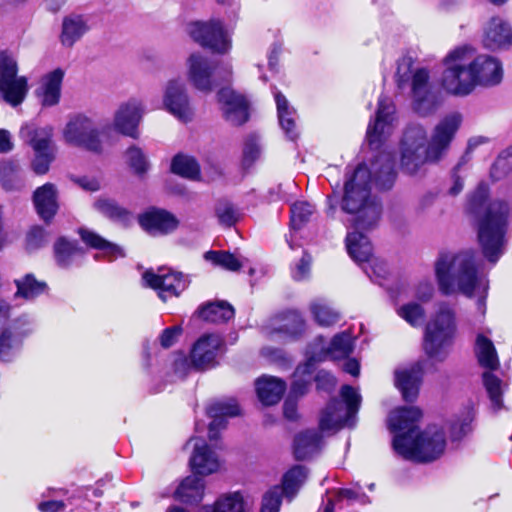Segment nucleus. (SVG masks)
Listing matches in <instances>:
<instances>
[{
    "mask_svg": "<svg viewBox=\"0 0 512 512\" xmlns=\"http://www.w3.org/2000/svg\"><path fill=\"white\" fill-rule=\"evenodd\" d=\"M441 86L450 95L465 97L477 87L499 85L504 76L501 60L482 53L470 44H461L449 50L442 59Z\"/></svg>",
    "mask_w": 512,
    "mask_h": 512,
    "instance_id": "1",
    "label": "nucleus"
},
{
    "mask_svg": "<svg viewBox=\"0 0 512 512\" xmlns=\"http://www.w3.org/2000/svg\"><path fill=\"white\" fill-rule=\"evenodd\" d=\"M395 163L389 152H381L368 168L360 164L347 179L344 187L343 209L356 214L353 226L356 229H370L376 226L381 216V205L370 196L371 179L382 189L391 187L395 179Z\"/></svg>",
    "mask_w": 512,
    "mask_h": 512,
    "instance_id": "2",
    "label": "nucleus"
},
{
    "mask_svg": "<svg viewBox=\"0 0 512 512\" xmlns=\"http://www.w3.org/2000/svg\"><path fill=\"white\" fill-rule=\"evenodd\" d=\"M463 121L462 114L451 112L433 127L430 138L418 123L408 125L399 144L400 168L407 174L417 173L426 163L444 158Z\"/></svg>",
    "mask_w": 512,
    "mask_h": 512,
    "instance_id": "3",
    "label": "nucleus"
},
{
    "mask_svg": "<svg viewBox=\"0 0 512 512\" xmlns=\"http://www.w3.org/2000/svg\"><path fill=\"white\" fill-rule=\"evenodd\" d=\"M422 417L417 407L395 409L390 413L388 427L394 433V451L406 460L432 462L440 458L446 449L443 429L437 425L417 431L415 424Z\"/></svg>",
    "mask_w": 512,
    "mask_h": 512,
    "instance_id": "4",
    "label": "nucleus"
},
{
    "mask_svg": "<svg viewBox=\"0 0 512 512\" xmlns=\"http://www.w3.org/2000/svg\"><path fill=\"white\" fill-rule=\"evenodd\" d=\"M435 275L439 290L443 294L459 292L467 297H478L479 309L484 313L482 308L488 290V280L478 271L474 252L440 254L435 262Z\"/></svg>",
    "mask_w": 512,
    "mask_h": 512,
    "instance_id": "5",
    "label": "nucleus"
},
{
    "mask_svg": "<svg viewBox=\"0 0 512 512\" xmlns=\"http://www.w3.org/2000/svg\"><path fill=\"white\" fill-rule=\"evenodd\" d=\"M488 187L479 184L468 201V210L477 217L478 239L484 256L492 263L503 254L509 206L504 201L487 203Z\"/></svg>",
    "mask_w": 512,
    "mask_h": 512,
    "instance_id": "6",
    "label": "nucleus"
},
{
    "mask_svg": "<svg viewBox=\"0 0 512 512\" xmlns=\"http://www.w3.org/2000/svg\"><path fill=\"white\" fill-rule=\"evenodd\" d=\"M457 334L456 313L453 307L441 303L428 321L423 348L426 355L435 361H444Z\"/></svg>",
    "mask_w": 512,
    "mask_h": 512,
    "instance_id": "7",
    "label": "nucleus"
},
{
    "mask_svg": "<svg viewBox=\"0 0 512 512\" xmlns=\"http://www.w3.org/2000/svg\"><path fill=\"white\" fill-rule=\"evenodd\" d=\"M396 80L399 87L411 82L413 109L422 116L436 109V97L432 91L430 73L426 68L413 69L411 57H402L397 64Z\"/></svg>",
    "mask_w": 512,
    "mask_h": 512,
    "instance_id": "8",
    "label": "nucleus"
},
{
    "mask_svg": "<svg viewBox=\"0 0 512 512\" xmlns=\"http://www.w3.org/2000/svg\"><path fill=\"white\" fill-rule=\"evenodd\" d=\"M187 79L197 90L209 93L221 82L228 81L232 75V66L228 62L212 63L200 52H193L186 60Z\"/></svg>",
    "mask_w": 512,
    "mask_h": 512,
    "instance_id": "9",
    "label": "nucleus"
},
{
    "mask_svg": "<svg viewBox=\"0 0 512 512\" xmlns=\"http://www.w3.org/2000/svg\"><path fill=\"white\" fill-rule=\"evenodd\" d=\"M341 397L345 404L336 399L332 400L322 412L319 421L322 432H335L342 427H352L355 424L361 395L355 388L344 385L341 388Z\"/></svg>",
    "mask_w": 512,
    "mask_h": 512,
    "instance_id": "10",
    "label": "nucleus"
},
{
    "mask_svg": "<svg viewBox=\"0 0 512 512\" xmlns=\"http://www.w3.org/2000/svg\"><path fill=\"white\" fill-rule=\"evenodd\" d=\"M95 121L83 114H77L69 118L63 128V138L66 143L84 148L93 153L103 151L101 133Z\"/></svg>",
    "mask_w": 512,
    "mask_h": 512,
    "instance_id": "11",
    "label": "nucleus"
},
{
    "mask_svg": "<svg viewBox=\"0 0 512 512\" xmlns=\"http://www.w3.org/2000/svg\"><path fill=\"white\" fill-rule=\"evenodd\" d=\"M186 31L195 42L214 53L226 54L231 49L230 34L220 20L193 21L187 24Z\"/></svg>",
    "mask_w": 512,
    "mask_h": 512,
    "instance_id": "12",
    "label": "nucleus"
},
{
    "mask_svg": "<svg viewBox=\"0 0 512 512\" xmlns=\"http://www.w3.org/2000/svg\"><path fill=\"white\" fill-rule=\"evenodd\" d=\"M145 112L143 100L131 97L121 102L115 109L111 129L120 135L138 139L140 136V124Z\"/></svg>",
    "mask_w": 512,
    "mask_h": 512,
    "instance_id": "13",
    "label": "nucleus"
},
{
    "mask_svg": "<svg viewBox=\"0 0 512 512\" xmlns=\"http://www.w3.org/2000/svg\"><path fill=\"white\" fill-rule=\"evenodd\" d=\"M145 286L158 291L159 297L166 301L179 296L189 285V280L180 272L161 268L157 272L147 270L142 276Z\"/></svg>",
    "mask_w": 512,
    "mask_h": 512,
    "instance_id": "14",
    "label": "nucleus"
},
{
    "mask_svg": "<svg viewBox=\"0 0 512 512\" xmlns=\"http://www.w3.org/2000/svg\"><path fill=\"white\" fill-rule=\"evenodd\" d=\"M31 318L24 314L14 319L0 333V361L11 362L22 349L23 340L31 333Z\"/></svg>",
    "mask_w": 512,
    "mask_h": 512,
    "instance_id": "15",
    "label": "nucleus"
},
{
    "mask_svg": "<svg viewBox=\"0 0 512 512\" xmlns=\"http://www.w3.org/2000/svg\"><path fill=\"white\" fill-rule=\"evenodd\" d=\"M307 478L304 466L296 465L283 476L282 488L275 486L268 490L262 499L260 512H279L281 495L293 497Z\"/></svg>",
    "mask_w": 512,
    "mask_h": 512,
    "instance_id": "16",
    "label": "nucleus"
},
{
    "mask_svg": "<svg viewBox=\"0 0 512 512\" xmlns=\"http://www.w3.org/2000/svg\"><path fill=\"white\" fill-rule=\"evenodd\" d=\"M162 105L168 113L183 123L193 119L194 109L185 83L180 79H171L166 83Z\"/></svg>",
    "mask_w": 512,
    "mask_h": 512,
    "instance_id": "17",
    "label": "nucleus"
},
{
    "mask_svg": "<svg viewBox=\"0 0 512 512\" xmlns=\"http://www.w3.org/2000/svg\"><path fill=\"white\" fill-rule=\"evenodd\" d=\"M320 349H313L307 361L296 368V375L312 374L315 363L321 361L326 356L330 355L332 358H342L348 356L353 351V337L343 332L336 335L330 343L328 348L324 347V339L319 338Z\"/></svg>",
    "mask_w": 512,
    "mask_h": 512,
    "instance_id": "18",
    "label": "nucleus"
},
{
    "mask_svg": "<svg viewBox=\"0 0 512 512\" xmlns=\"http://www.w3.org/2000/svg\"><path fill=\"white\" fill-rule=\"evenodd\" d=\"M397 126L395 107L387 97H381L375 119L369 123L367 140L371 146L377 148L382 141L388 138Z\"/></svg>",
    "mask_w": 512,
    "mask_h": 512,
    "instance_id": "19",
    "label": "nucleus"
},
{
    "mask_svg": "<svg viewBox=\"0 0 512 512\" xmlns=\"http://www.w3.org/2000/svg\"><path fill=\"white\" fill-rule=\"evenodd\" d=\"M223 341L217 334H206L200 337L192 347L190 363L196 370H206L216 365Z\"/></svg>",
    "mask_w": 512,
    "mask_h": 512,
    "instance_id": "20",
    "label": "nucleus"
},
{
    "mask_svg": "<svg viewBox=\"0 0 512 512\" xmlns=\"http://www.w3.org/2000/svg\"><path fill=\"white\" fill-rule=\"evenodd\" d=\"M190 442H193V451L189 459L192 471L201 476L217 473L222 462L216 451L203 439L191 438Z\"/></svg>",
    "mask_w": 512,
    "mask_h": 512,
    "instance_id": "21",
    "label": "nucleus"
},
{
    "mask_svg": "<svg viewBox=\"0 0 512 512\" xmlns=\"http://www.w3.org/2000/svg\"><path fill=\"white\" fill-rule=\"evenodd\" d=\"M482 44L489 50H506L512 46V25L501 17H491L483 26Z\"/></svg>",
    "mask_w": 512,
    "mask_h": 512,
    "instance_id": "22",
    "label": "nucleus"
},
{
    "mask_svg": "<svg viewBox=\"0 0 512 512\" xmlns=\"http://www.w3.org/2000/svg\"><path fill=\"white\" fill-rule=\"evenodd\" d=\"M217 97L223 117L231 125L240 126L248 120V103L241 94L230 88H223Z\"/></svg>",
    "mask_w": 512,
    "mask_h": 512,
    "instance_id": "23",
    "label": "nucleus"
},
{
    "mask_svg": "<svg viewBox=\"0 0 512 512\" xmlns=\"http://www.w3.org/2000/svg\"><path fill=\"white\" fill-rule=\"evenodd\" d=\"M65 71L56 68L44 74L35 89V96L43 107H53L60 102Z\"/></svg>",
    "mask_w": 512,
    "mask_h": 512,
    "instance_id": "24",
    "label": "nucleus"
},
{
    "mask_svg": "<svg viewBox=\"0 0 512 512\" xmlns=\"http://www.w3.org/2000/svg\"><path fill=\"white\" fill-rule=\"evenodd\" d=\"M139 224L149 234L158 236L174 232L179 221L166 210L152 208L139 216Z\"/></svg>",
    "mask_w": 512,
    "mask_h": 512,
    "instance_id": "25",
    "label": "nucleus"
},
{
    "mask_svg": "<svg viewBox=\"0 0 512 512\" xmlns=\"http://www.w3.org/2000/svg\"><path fill=\"white\" fill-rule=\"evenodd\" d=\"M422 374L423 366L419 362L409 368H401L395 371V384L405 401L412 402L416 399Z\"/></svg>",
    "mask_w": 512,
    "mask_h": 512,
    "instance_id": "26",
    "label": "nucleus"
},
{
    "mask_svg": "<svg viewBox=\"0 0 512 512\" xmlns=\"http://www.w3.org/2000/svg\"><path fill=\"white\" fill-rule=\"evenodd\" d=\"M90 30L89 18L81 14L65 16L61 24L59 41L62 46L71 48Z\"/></svg>",
    "mask_w": 512,
    "mask_h": 512,
    "instance_id": "27",
    "label": "nucleus"
},
{
    "mask_svg": "<svg viewBox=\"0 0 512 512\" xmlns=\"http://www.w3.org/2000/svg\"><path fill=\"white\" fill-rule=\"evenodd\" d=\"M277 116L281 129L290 140L298 137V114L288 99L279 91H274Z\"/></svg>",
    "mask_w": 512,
    "mask_h": 512,
    "instance_id": "28",
    "label": "nucleus"
},
{
    "mask_svg": "<svg viewBox=\"0 0 512 512\" xmlns=\"http://www.w3.org/2000/svg\"><path fill=\"white\" fill-rule=\"evenodd\" d=\"M29 91L28 78L15 75L0 79V98L12 107L23 103Z\"/></svg>",
    "mask_w": 512,
    "mask_h": 512,
    "instance_id": "29",
    "label": "nucleus"
},
{
    "mask_svg": "<svg viewBox=\"0 0 512 512\" xmlns=\"http://www.w3.org/2000/svg\"><path fill=\"white\" fill-rule=\"evenodd\" d=\"M208 415L212 418L209 424V439H217V432L225 427V417H234L240 413L237 402L233 399L217 401L211 404L207 409Z\"/></svg>",
    "mask_w": 512,
    "mask_h": 512,
    "instance_id": "30",
    "label": "nucleus"
},
{
    "mask_svg": "<svg viewBox=\"0 0 512 512\" xmlns=\"http://www.w3.org/2000/svg\"><path fill=\"white\" fill-rule=\"evenodd\" d=\"M20 137L28 142L35 152L55 153V146L52 142L53 129L49 126L36 128L32 124H25L20 129Z\"/></svg>",
    "mask_w": 512,
    "mask_h": 512,
    "instance_id": "31",
    "label": "nucleus"
},
{
    "mask_svg": "<svg viewBox=\"0 0 512 512\" xmlns=\"http://www.w3.org/2000/svg\"><path fill=\"white\" fill-rule=\"evenodd\" d=\"M314 206L307 202H296L291 207L290 232L286 236V241L290 249L294 250L301 247L298 231L310 219L314 213Z\"/></svg>",
    "mask_w": 512,
    "mask_h": 512,
    "instance_id": "32",
    "label": "nucleus"
},
{
    "mask_svg": "<svg viewBox=\"0 0 512 512\" xmlns=\"http://www.w3.org/2000/svg\"><path fill=\"white\" fill-rule=\"evenodd\" d=\"M34 205L40 217L49 221L57 212V189L54 184L46 183L38 187L33 195Z\"/></svg>",
    "mask_w": 512,
    "mask_h": 512,
    "instance_id": "33",
    "label": "nucleus"
},
{
    "mask_svg": "<svg viewBox=\"0 0 512 512\" xmlns=\"http://www.w3.org/2000/svg\"><path fill=\"white\" fill-rule=\"evenodd\" d=\"M250 497L241 491L220 495L211 507V512H251Z\"/></svg>",
    "mask_w": 512,
    "mask_h": 512,
    "instance_id": "34",
    "label": "nucleus"
},
{
    "mask_svg": "<svg viewBox=\"0 0 512 512\" xmlns=\"http://www.w3.org/2000/svg\"><path fill=\"white\" fill-rule=\"evenodd\" d=\"M285 388L286 386L283 381L271 376H263L256 382L258 398L264 405H274L278 403Z\"/></svg>",
    "mask_w": 512,
    "mask_h": 512,
    "instance_id": "35",
    "label": "nucleus"
},
{
    "mask_svg": "<svg viewBox=\"0 0 512 512\" xmlns=\"http://www.w3.org/2000/svg\"><path fill=\"white\" fill-rule=\"evenodd\" d=\"M354 227V231H350L346 237V248L350 257L362 263L368 261L372 256V245L369 239Z\"/></svg>",
    "mask_w": 512,
    "mask_h": 512,
    "instance_id": "36",
    "label": "nucleus"
},
{
    "mask_svg": "<svg viewBox=\"0 0 512 512\" xmlns=\"http://www.w3.org/2000/svg\"><path fill=\"white\" fill-rule=\"evenodd\" d=\"M205 492V481L197 474L186 477L175 491V497L185 503H199Z\"/></svg>",
    "mask_w": 512,
    "mask_h": 512,
    "instance_id": "37",
    "label": "nucleus"
},
{
    "mask_svg": "<svg viewBox=\"0 0 512 512\" xmlns=\"http://www.w3.org/2000/svg\"><path fill=\"white\" fill-rule=\"evenodd\" d=\"M322 445L321 435L314 430L298 434L294 440V455L298 460H304L316 454Z\"/></svg>",
    "mask_w": 512,
    "mask_h": 512,
    "instance_id": "38",
    "label": "nucleus"
},
{
    "mask_svg": "<svg viewBox=\"0 0 512 512\" xmlns=\"http://www.w3.org/2000/svg\"><path fill=\"white\" fill-rule=\"evenodd\" d=\"M79 234L86 245L102 251V253L109 257L110 260L124 256L123 250L119 246L105 240L100 235L89 229L81 228L79 230Z\"/></svg>",
    "mask_w": 512,
    "mask_h": 512,
    "instance_id": "39",
    "label": "nucleus"
},
{
    "mask_svg": "<svg viewBox=\"0 0 512 512\" xmlns=\"http://www.w3.org/2000/svg\"><path fill=\"white\" fill-rule=\"evenodd\" d=\"M475 352L481 366L495 370L499 359L493 342L483 334H478L475 341Z\"/></svg>",
    "mask_w": 512,
    "mask_h": 512,
    "instance_id": "40",
    "label": "nucleus"
},
{
    "mask_svg": "<svg viewBox=\"0 0 512 512\" xmlns=\"http://www.w3.org/2000/svg\"><path fill=\"white\" fill-rule=\"evenodd\" d=\"M204 258L214 265L232 272L239 271L248 263L246 257L227 251H208L205 253Z\"/></svg>",
    "mask_w": 512,
    "mask_h": 512,
    "instance_id": "41",
    "label": "nucleus"
},
{
    "mask_svg": "<svg viewBox=\"0 0 512 512\" xmlns=\"http://www.w3.org/2000/svg\"><path fill=\"white\" fill-rule=\"evenodd\" d=\"M294 376L297 379L293 382L290 394L285 400L283 407L284 416L288 420H295L297 418V406L294 397L302 396L306 393L308 384L311 379V374L296 375L295 373Z\"/></svg>",
    "mask_w": 512,
    "mask_h": 512,
    "instance_id": "42",
    "label": "nucleus"
},
{
    "mask_svg": "<svg viewBox=\"0 0 512 512\" xmlns=\"http://www.w3.org/2000/svg\"><path fill=\"white\" fill-rule=\"evenodd\" d=\"M14 284L17 288L14 297L33 300L47 290V284L38 281L32 274H27L21 279H16Z\"/></svg>",
    "mask_w": 512,
    "mask_h": 512,
    "instance_id": "43",
    "label": "nucleus"
},
{
    "mask_svg": "<svg viewBox=\"0 0 512 512\" xmlns=\"http://www.w3.org/2000/svg\"><path fill=\"white\" fill-rule=\"evenodd\" d=\"M0 181L6 191L20 190L24 186L20 166L13 161L0 163Z\"/></svg>",
    "mask_w": 512,
    "mask_h": 512,
    "instance_id": "44",
    "label": "nucleus"
},
{
    "mask_svg": "<svg viewBox=\"0 0 512 512\" xmlns=\"http://www.w3.org/2000/svg\"><path fill=\"white\" fill-rule=\"evenodd\" d=\"M171 171L189 180L200 179V166L195 158L189 155H175L171 162Z\"/></svg>",
    "mask_w": 512,
    "mask_h": 512,
    "instance_id": "45",
    "label": "nucleus"
},
{
    "mask_svg": "<svg viewBox=\"0 0 512 512\" xmlns=\"http://www.w3.org/2000/svg\"><path fill=\"white\" fill-rule=\"evenodd\" d=\"M199 316L212 323H221L234 316V309L226 302L210 303L199 310Z\"/></svg>",
    "mask_w": 512,
    "mask_h": 512,
    "instance_id": "46",
    "label": "nucleus"
},
{
    "mask_svg": "<svg viewBox=\"0 0 512 512\" xmlns=\"http://www.w3.org/2000/svg\"><path fill=\"white\" fill-rule=\"evenodd\" d=\"M124 160L133 173L138 176L145 175L150 168L146 153L137 145H131L126 149L124 152Z\"/></svg>",
    "mask_w": 512,
    "mask_h": 512,
    "instance_id": "47",
    "label": "nucleus"
},
{
    "mask_svg": "<svg viewBox=\"0 0 512 512\" xmlns=\"http://www.w3.org/2000/svg\"><path fill=\"white\" fill-rule=\"evenodd\" d=\"M483 383L491 402V406L494 411H499L503 408V393L504 384L503 382L490 372L483 374Z\"/></svg>",
    "mask_w": 512,
    "mask_h": 512,
    "instance_id": "48",
    "label": "nucleus"
},
{
    "mask_svg": "<svg viewBox=\"0 0 512 512\" xmlns=\"http://www.w3.org/2000/svg\"><path fill=\"white\" fill-rule=\"evenodd\" d=\"M310 309L317 323L322 326L333 325L340 318L339 313L321 299L313 301Z\"/></svg>",
    "mask_w": 512,
    "mask_h": 512,
    "instance_id": "49",
    "label": "nucleus"
},
{
    "mask_svg": "<svg viewBox=\"0 0 512 512\" xmlns=\"http://www.w3.org/2000/svg\"><path fill=\"white\" fill-rule=\"evenodd\" d=\"M397 314L413 327L420 326L425 318V310L421 304L409 302L397 309Z\"/></svg>",
    "mask_w": 512,
    "mask_h": 512,
    "instance_id": "50",
    "label": "nucleus"
},
{
    "mask_svg": "<svg viewBox=\"0 0 512 512\" xmlns=\"http://www.w3.org/2000/svg\"><path fill=\"white\" fill-rule=\"evenodd\" d=\"M367 264L363 267L364 272L367 276L375 283L379 285H383L387 276L389 275V271L386 263L375 257H371Z\"/></svg>",
    "mask_w": 512,
    "mask_h": 512,
    "instance_id": "51",
    "label": "nucleus"
},
{
    "mask_svg": "<svg viewBox=\"0 0 512 512\" xmlns=\"http://www.w3.org/2000/svg\"><path fill=\"white\" fill-rule=\"evenodd\" d=\"M313 258L304 251L302 256L291 267V276L295 281H306L311 276Z\"/></svg>",
    "mask_w": 512,
    "mask_h": 512,
    "instance_id": "52",
    "label": "nucleus"
},
{
    "mask_svg": "<svg viewBox=\"0 0 512 512\" xmlns=\"http://www.w3.org/2000/svg\"><path fill=\"white\" fill-rule=\"evenodd\" d=\"M19 65L14 52L4 49L0 50V79L19 75Z\"/></svg>",
    "mask_w": 512,
    "mask_h": 512,
    "instance_id": "53",
    "label": "nucleus"
},
{
    "mask_svg": "<svg viewBox=\"0 0 512 512\" xmlns=\"http://www.w3.org/2000/svg\"><path fill=\"white\" fill-rule=\"evenodd\" d=\"M78 251L79 250L73 243L65 239H59L54 245L55 258L57 263L61 266L69 265Z\"/></svg>",
    "mask_w": 512,
    "mask_h": 512,
    "instance_id": "54",
    "label": "nucleus"
},
{
    "mask_svg": "<svg viewBox=\"0 0 512 512\" xmlns=\"http://www.w3.org/2000/svg\"><path fill=\"white\" fill-rule=\"evenodd\" d=\"M474 418V414L471 410L465 412V414L454 421L451 425V438L452 440H460L462 437L467 435L472 430V421Z\"/></svg>",
    "mask_w": 512,
    "mask_h": 512,
    "instance_id": "55",
    "label": "nucleus"
},
{
    "mask_svg": "<svg viewBox=\"0 0 512 512\" xmlns=\"http://www.w3.org/2000/svg\"><path fill=\"white\" fill-rule=\"evenodd\" d=\"M512 170V150L503 152L491 168V177L499 180Z\"/></svg>",
    "mask_w": 512,
    "mask_h": 512,
    "instance_id": "56",
    "label": "nucleus"
},
{
    "mask_svg": "<svg viewBox=\"0 0 512 512\" xmlns=\"http://www.w3.org/2000/svg\"><path fill=\"white\" fill-rule=\"evenodd\" d=\"M216 215L219 222L225 226L234 225L239 217V211L229 202H220L216 208Z\"/></svg>",
    "mask_w": 512,
    "mask_h": 512,
    "instance_id": "57",
    "label": "nucleus"
},
{
    "mask_svg": "<svg viewBox=\"0 0 512 512\" xmlns=\"http://www.w3.org/2000/svg\"><path fill=\"white\" fill-rule=\"evenodd\" d=\"M95 207L104 215L125 220L128 213L126 210L119 207L114 201L108 199H99L95 203Z\"/></svg>",
    "mask_w": 512,
    "mask_h": 512,
    "instance_id": "58",
    "label": "nucleus"
},
{
    "mask_svg": "<svg viewBox=\"0 0 512 512\" xmlns=\"http://www.w3.org/2000/svg\"><path fill=\"white\" fill-rule=\"evenodd\" d=\"M303 327L304 322L302 317L296 312H291L285 317L284 323L278 330L288 335L296 336L303 330Z\"/></svg>",
    "mask_w": 512,
    "mask_h": 512,
    "instance_id": "59",
    "label": "nucleus"
},
{
    "mask_svg": "<svg viewBox=\"0 0 512 512\" xmlns=\"http://www.w3.org/2000/svg\"><path fill=\"white\" fill-rule=\"evenodd\" d=\"M47 242L46 231L39 227H32L26 236V247L28 250H35L42 247Z\"/></svg>",
    "mask_w": 512,
    "mask_h": 512,
    "instance_id": "60",
    "label": "nucleus"
},
{
    "mask_svg": "<svg viewBox=\"0 0 512 512\" xmlns=\"http://www.w3.org/2000/svg\"><path fill=\"white\" fill-rule=\"evenodd\" d=\"M54 157L55 153L52 152H35V158L32 163L33 171L39 175L47 173Z\"/></svg>",
    "mask_w": 512,
    "mask_h": 512,
    "instance_id": "61",
    "label": "nucleus"
},
{
    "mask_svg": "<svg viewBox=\"0 0 512 512\" xmlns=\"http://www.w3.org/2000/svg\"><path fill=\"white\" fill-rule=\"evenodd\" d=\"M260 154L261 145L258 140L255 137L247 139L243 150L244 162L251 164L260 157Z\"/></svg>",
    "mask_w": 512,
    "mask_h": 512,
    "instance_id": "62",
    "label": "nucleus"
},
{
    "mask_svg": "<svg viewBox=\"0 0 512 512\" xmlns=\"http://www.w3.org/2000/svg\"><path fill=\"white\" fill-rule=\"evenodd\" d=\"M181 332L182 329L180 326L166 328L159 337L161 346L163 348L171 347L176 342Z\"/></svg>",
    "mask_w": 512,
    "mask_h": 512,
    "instance_id": "63",
    "label": "nucleus"
},
{
    "mask_svg": "<svg viewBox=\"0 0 512 512\" xmlns=\"http://www.w3.org/2000/svg\"><path fill=\"white\" fill-rule=\"evenodd\" d=\"M433 293L434 286L432 282L428 280L421 281L415 289V297L422 302L429 301L432 298Z\"/></svg>",
    "mask_w": 512,
    "mask_h": 512,
    "instance_id": "64",
    "label": "nucleus"
}]
</instances>
